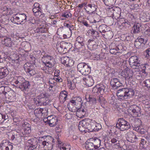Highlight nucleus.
Returning a JSON list of instances; mask_svg holds the SVG:
<instances>
[{
	"label": "nucleus",
	"mask_w": 150,
	"mask_h": 150,
	"mask_svg": "<svg viewBox=\"0 0 150 150\" xmlns=\"http://www.w3.org/2000/svg\"><path fill=\"white\" fill-rule=\"evenodd\" d=\"M129 62L132 68L137 69L138 71H141L143 73H146V69L149 67L147 64H141L139 58L135 55L131 56L129 58Z\"/></svg>",
	"instance_id": "nucleus-1"
},
{
	"label": "nucleus",
	"mask_w": 150,
	"mask_h": 150,
	"mask_svg": "<svg viewBox=\"0 0 150 150\" xmlns=\"http://www.w3.org/2000/svg\"><path fill=\"white\" fill-rule=\"evenodd\" d=\"M27 16L24 13L16 14L13 15L10 20L13 23L17 25L25 23L27 21Z\"/></svg>",
	"instance_id": "nucleus-2"
},
{
	"label": "nucleus",
	"mask_w": 150,
	"mask_h": 150,
	"mask_svg": "<svg viewBox=\"0 0 150 150\" xmlns=\"http://www.w3.org/2000/svg\"><path fill=\"white\" fill-rule=\"evenodd\" d=\"M47 95L46 93H41L37 96L34 101L37 105H46L48 104L49 101Z\"/></svg>",
	"instance_id": "nucleus-3"
},
{
	"label": "nucleus",
	"mask_w": 150,
	"mask_h": 150,
	"mask_svg": "<svg viewBox=\"0 0 150 150\" xmlns=\"http://www.w3.org/2000/svg\"><path fill=\"white\" fill-rule=\"evenodd\" d=\"M91 68L88 64L84 62L80 63L77 66L78 71L84 75H87L90 72Z\"/></svg>",
	"instance_id": "nucleus-4"
},
{
	"label": "nucleus",
	"mask_w": 150,
	"mask_h": 150,
	"mask_svg": "<svg viewBox=\"0 0 150 150\" xmlns=\"http://www.w3.org/2000/svg\"><path fill=\"white\" fill-rule=\"evenodd\" d=\"M116 127L120 129V130L124 131L129 129L130 125L128 122L122 118L118 120L116 124Z\"/></svg>",
	"instance_id": "nucleus-5"
},
{
	"label": "nucleus",
	"mask_w": 150,
	"mask_h": 150,
	"mask_svg": "<svg viewBox=\"0 0 150 150\" xmlns=\"http://www.w3.org/2000/svg\"><path fill=\"white\" fill-rule=\"evenodd\" d=\"M108 87L105 85L100 83L97 85L96 87L93 88L92 92L94 93H100L101 95H103L105 93L108 92Z\"/></svg>",
	"instance_id": "nucleus-6"
},
{
	"label": "nucleus",
	"mask_w": 150,
	"mask_h": 150,
	"mask_svg": "<svg viewBox=\"0 0 150 150\" xmlns=\"http://www.w3.org/2000/svg\"><path fill=\"white\" fill-rule=\"evenodd\" d=\"M44 121L48 123L50 127L55 126L57 122V117L54 115L48 116L47 119H44Z\"/></svg>",
	"instance_id": "nucleus-7"
},
{
	"label": "nucleus",
	"mask_w": 150,
	"mask_h": 150,
	"mask_svg": "<svg viewBox=\"0 0 150 150\" xmlns=\"http://www.w3.org/2000/svg\"><path fill=\"white\" fill-rule=\"evenodd\" d=\"M141 108L140 107L136 105H133L130 106L128 109V111H131L134 116H138L139 114H140Z\"/></svg>",
	"instance_id": "nucleus-8"
},
{
	"label": "nucleus",
	"mask_w": 150,
	"mask_h": 150,
	"mask_svg": "<svg viewBox=\"0 0 150 150\" xmlns=\"http://www.w3.org/2000/svg\"><path fill=\"white\" fill-rule=\"evenodd\" d=\"M112 12L113 16L115 19H117L120 17L121 13V9L118 7H113L110 8L108 11Z\"/></svg>",
	"instance_id": "nucleus-9"
},
{
	"label": "nucleus",
	"mask_w": 150,
	"mask_h": 150,
	"mask_svg": "<svg viewBox=\"0 0 150 150\" xmlns=\"http://www.w3.org/2000/svg\"><path fill=\"white\" fill-rule=\"evenodd\" d=\"M125 91V88L120 89L117 91L116 94L118 100L122 101L126 99Z\"/></svg>",
	"instance_id": "nucleus-10"
},
{
	"label": "nucleus",
	"mask_w": 150,
	"mask_h": 150,
	"mask_svg": "<svg viewBox=\"0 0 150 150\" xmlns=\"http://www.w3.org/2000/svg\"><path fill=\"white\" fill-rule=\"evenodd\" d=\"M86 85L88 87L92 86L94 84V80L92 76L86 75L83 78Z\"/></svg>",
	"instance_id": "nucleus-11"
},
{
	"label": "nucleus",
	"mask_w": 150,
	"mask_h": 150,
	"mask_svg": "<svg viewBox=\"0 0 150 150\" xmlns=\"http://www.w3.org/2000/svg\"><path fill=\"white\" fill-rule=\"evenodd\" d=\"M126 135L127 140L131 143H134L135 142L137 139V137L132 132H128Z\"/></svg>",
	"instance_id": "nucleus-12"
},
{
	"label": "nucleus",
	"mask_w": 150,
	"mask_h": 150,
	"mask_svg": "<svg viewBox=\"0 0 150 150\" xmlns=\"http://www.w3.org/2000/svg\"><path fill=\"white\" fill-rule=\"evenodd\" d=\"M61 62L62 64L67 67H71L74 64L73 61L67 57H63L61 59Z\"/></svg>",
	"instance_id": "nucleus-13"
},
{
	"label": "nucleus",
	"mask_w": 150,
	"mask_h": 150,
	"mask_svg": "<svg viewBox=\"0 0 150 150\" xmlns=\"http://www.w3.org/2000/svg\"><path fill=\"white\" fill-rule=\"evenodd\" d=\"M87 45L88 48L91 50L96 49L98 46V45L96 44V42L93 40H89L87 43Z\"/></svg>",
	"instance_id": "nucleus-14"
},
{
	"label": "nucleus",
	"mask_w": 150,
	"mask_h": 150,
	"mask_svg": "<svg viewBox=\"0 0 150 150\" xmlns=\"http://www.w3.org/2000/svg\"><path fill=\"white\" fill-rule=\"evenodd\" d=\"M86 124L85 125L86 127V133L87 132H92L94 131V126L90 124L89 122V120L88 119H85V121Z\"/></svg>",
	"instance_id": "nucleus-15"
},
{
	"label": "nucleus",
	"mask_w": 150,
	"mask_h": 150,
	"mask_svg": "<svg viewBox=\"0 0 150 150\" xmlns=\"http://www.w3.org/2000/svg\"><path fill=\"white\" fill-rule=\"evenodd\" d=\"M30 84L29 81H26L21 85H18L16 86V87L18 88H19L21 89L22 91H24L27 90L29 88Z\"/></svg>",
	"instance_id": "nucleus-16"
},
{
	"label": "nucleus",
	"mask_w": 150,
	"mask_h": 150,
	"mask_svg": "<svg viewBox=\"0 0 150 150\" xmlns=\"http://www.w3.org/2000/svg\"><path fill=\"white\" fill-rule=\"evenodd\" d=\"M98 29L100 33H106V35H111V32L108 31L107 28V26L105 24H103L100 25Z\"/></svg>",
	"instance_id": "nucleus-17"
},
{
	"label": "nucleus",
	"mask_w": 150,
	"mask_h": 150,
	"mask_svg": "<svg viewBox=\"0 0 150 150\" xmlns=\"http://www.w3.org/2000/svg\"><path fill=\"white\" fill-rule=\"evenodd\" d=\"M126 99L132 97L134 94L135 92L133 89L125 88Z\"/></svg>",
	"instance_id": "nucleus-18"
},
{
	"label": "nucleus",
	"mask_w": 150,
	"mask_h": 150,
	"mask_svg": "<svg viewBox=\"0 0 150 150\" xmlns=\"http://www.w3.org/2000/svg\"><path fill=\"white\" fill-rule=\"evenodd\" d=\"M68 93L65 91H62L60 94L59 98L61 102L64 103L66 100Z\"/></svg>",
	"instance_id": "nucleus-19"
},
{
	"label": "nucleus",
	"mask_w": 150,
	"mask_h": 150,
	"mask_svg": "<svg viewBox=\"0 0 150 150\" xmlns=\"http://www.w3.org/2000/svg\"><path fill=\"white\" fill-rule=\"evenodd\" d=\"M1 42L4 44L6 46L10 47L12 46V43L10 38L7 37H4V38L1 40Z\"/></svg>",
	"instance_id": "nucleus-20"
},
{
	"label": "nucleus",
	"mask_w": 150,
	"mask_h": 150,
	"mask_svg": "<svg viewBox=\"0 0 150 150\" xmlns=\"http://www.w3.org/2000/svg\"><path fill=\"white\" fill-rule=\"evenodd\" d=\"M91 140H88L86 142L85 147L87 150H95L96 148Z\"/></svg>",
	"instance_id": "nucleus-21"
},
{
	"label": "nucleus",
	"mask_w": 150,
	"mask_h": 150,
	"mask_svg": "<svg viewBox=\"0 0 150 150\" xmlns=\"http://www.w3.org/2000/svg\"><path fill=\"white\" fill-rule=\"evenodd\" d=\"M23 125V126L24 127V131L23 132V135H28L31 132L30 129V125L29 123H26Z\"/></svg>",
	"instance_id": "nucleus-22"
},
{
	"label": "nucleus",
	"mask_w": 150,
	"mask_h": 150,
	"mask_svg": "<svg viewBox=\"0 0 150 150\" xmlns=\"http://www.w3.org/2000/svg\"><path fill=\"white\" fill-rule=\"evenodd\" d=\"M11 91V88L9 86H1L0 87V93L4 94L5 95Z\"/></svg>",
	"instance_id": "nucleus-23"
},
{
	"label": "nucleus",
	"mask_w": 150,
	"mask_h": 150,
	"mask_svg": "<svg viewBox=\"0 0 150 150\" xmlns=\"http://www.w3.org/2000/svg\"><path fill=\"white\" fill-rule=\"evenodd\" d=\"M142 30L141 25L139 23L135 24L133 27V33L134 34L139 33Z\"/></svg>",
	"instance_id": "nucleus-24"
},
{
	"label": "nucleus",
	"mask_w": 150,
	"mask_h": 150,
	"mask_svg": "<svg viewBox=\"0 0 150 150\" xmlns=\"http://www.w3.org/2000/svg\"><path fill=\"white\" fill-rule=\"evenodd\" d=\"M91 141H92L93 145L95 147L96 149H97L99 147L101 144V140L97 138H95L94 139L93 138L91 139Z\"/></svg>",
	"instance_id": "nucleus-25"
},
{
	"label": "nucleus",
	"mask_w": 150,
	"mask_h": 150,
	"mask_svg": "<svg viewBox=\"0 0 150 150\" xmlns=\"http://www.w3.org/2000/svg\"><path fill=\"white\" fill-rule=\"evenodd\" d=\"M85 119H84L79 122L78 128L81 132H84L86 133V127H85V125L86 123H85Z\"/></svg>",
	"instance_id": "nucleus-26"
},
{
	"label": "nucleus",
	"mask_w": 150,
	"mask_h": 150,
	"mask_svg": "<svg viewBox=\"0 0 150 150\" xmlns=\"http://www.w3.org/2000/svg\"><path fill=\"white\" fill-rule=\"evenodd\" d=\"M77 79H79V78H77ZM76 78L73 79L72 81L69 79L67 80V86L70 89L72 90L75 87V82H76Z\"/></svg>",
	"instance_id": "nucleus-27"
},
{
	"label": "nucleus",
	"mask_w": 150,
	"mask_h": 150,
	"mask_svg": "<svg viewBox=\"0 0 150 150\" xmlns=\"http://www.w3.org/2000/svg\"><path fill=\"white\" fill-rule=\"evenodd\" d=\"M82 101L81 98L80 97H76L74 98L73 99L70 101V103L72 105H76L78 104L79 103H81Z\"/></svg>",
	"instance_id": "nucleus-28"
},
{
	"label": "nucleus",
	"mask_w": 150,
	"mask_h": 150,
	"mask_svg": "<svg viewBox=\"0 0 150 150\" xmlns=\"http://www.w3.org/2000/svg\"><path fill=\"white\" fill-rule=\"evenodd\" d=\"M87 6L88 7V10L91 11V12H90L89 11H87V13H88L89 14H91L96 11V6L94 4H88L87 5Z\"/></svg>",
	"instance_id": "nucleus-29"
},
{
	"label": "nucleus",
	"mask_w": 150,
	"mask_h": 150,
	"mask_svg": "<svg viewBox=\"0 0 150 150\" xmlns=\"http://www.w3.org/2000/svg\"><path fill=\"white\" fill-rule=\"evenodd\" d=\"M24 78L21 76L17 77L16 80L15 81L16 84L18 85H21L26 81Z\"/></svg>",
	"instance_id": "nucleus-30"
},
{
	"label": "nucleus",
	"mask_w": 150,
	"mask_h": 150,
	"mask_svg": "<svg viewBox=\"0 0 150 150\" xmlns=\"http://www.w3.org/2000/svg\"><path fill=\"white\" fill-rule=\"evenodd\" d=\"M24 68L25 71L27 72L31 69L34 68L33 65L29 62H27L25 63L23 66Z\"/></svg>",
	"instance_id": "nucleus-31"
},
{
	"label": "nucleus",
	"mask_w": 150,
	"mask_h": 150,
	"mask_svg": "<svg viewBox=\"0 0 150 150\" xmlns=\"http://www.w3.org/2000/svg\"><path fill=\"white\" fill-rule=\"evenodd\" d=\"M8 73L9 71L6 68L2 70L0 72V79H2L5 77L8 74Z\"/></svg>",
	"instance_id": "nucleus-32"
},
{
	"label": "nucleus",
	"mask_w": 150,
	"mask_h": 150,
	"mask_svg": "<svg viewBox=\"0 0 150 150\" xmlns=\"http://www.w3.org/2000/svg\"><path fill=\"white\" fill-rule=\"evenodd\" d=\"M84 43H81L77 42H75L74 44V48L75 49V50L79 51L84 47Z\"/></svg>",
	"instance_id": "nucleus-33"
},
{
	"label": "nucleus",
	"mask_w": 150,
	"mask_h": 150,
	"mask_svg": "<svg viewBox=\"0 0 150 150\" xmlns=\"http://www.w3.org/2000/svg\"><path fill=\"white\" fill-rule=\"evenodd\" d=\"M105 5L110 6L113 5L115 3L116 0H102Z\"/></svg>",
	"instance_id": "nucleus-34"
},
{
	"label": "nucleus",
	"mask_w": 150,
	"mask_h": 150,
	"mask_svg": "<svg viewBox=\"0 0 150 150\" xmlns=\"http://www.w3.org/2000/svg\"><path fill=\"white\" fill-rule=\"evenodd\" d=\"M27 143L31 144L33 146H34V147L38 146V142L35 139L32 138L28 140Z\"/></svg>",
	"instance_id": "nucleus-35"
},
{
	"label": "nucleus",
	"mask_w": 150,
	"mask_h": 150,
	"mask_svg": "<svg viewBox=\"0 0 150 150\" xmlns=\"http://www.w3.org/2000/svg\"><path fill=\"white\" fill-rule=\"evenodd\" d=\"M27 143L31 144L33 146H34V147L38 146V142L35 139L32 138L28 140Z\"/></svg>",
	"instance_id": "nucleus-36"
},
{
	"label": "nucleus",
	"mask_w": 150,
	"mask_h": 150,
	"mask_svg": "<svg viewBox=\"0 0 150 150\" xmlns=\"http://www.w3.org/2000/svg\"><path fill=\"white\" fill-rule=\"evenodd\" d=\"M35 32L40 33H44L47 31V28L45 26H42L37 28L35 30Z\"/></svg>",
	"instance_id": "nucleus-37"
},
{
	"label": "nucleus",
	"mask_w": 150,
	"mask_h": 150,
	"mask_svg": "<svg viewBox=\"0 0 150 150\" xmlns=\"http://www.w3.org/2000/svg\"><path fill=\"white\" fill-rule=\"evenodd\" d=\"M140 122H141V120H135L134 123L135 124L133 125V126H132L133 130L136 131L138 132H139V131L141 127L139 125H138L137 124L138 122L140 123Z\"/></svg>",
	"instance_id": "nucleus-38"
},
{
	"label": "nucleus",
	"mask_w": 150,
	"mask_h": 150,
	"mask_svg": "<svg viewBox=\"0 0 150 150\" xmlns=\"http://www.w3.org/2000/svg\"><path fill=\"white\" fill-rule=\"evenodd\" d=\"M118 138H113L111 139V142L112 144H114V145H115L118 148L120 146V140H119ZM117 148V147H116Z\"/></svg>",
	"instance_id": "nucleus-39"
},
{
	"label": "nucleus",
	"mask_w": 150,
	"mask_h": 150,
	"mask_svg": "<svg viewBox=\"0 0 150 150\" xmlns=\"http://www.w3.org/2000/svg\"><path fill=\"white\" fill-rule=\"evenodd\" d=\"M41 9L40 8H34L33 9V11L35 16H38L41 15Z\"/></svg>",
	"instance_id": "nucleus-40"
},
{
	"label": "nucleus",
	"mask_w": 150,
	"mask_h": 150,
	"mask_svg": "<svg viewBox=\"0 0 150 150\" xmlns=\"http://www.w3.org/2000/svg\"><path fill=\"white\" fill-rule=\"evenodd\" d=\"M126 61L124 60L123 59L121 58H119L117 59L116 62V64L117 66H122L123 64H125Z\"/></svg>",
	"instance_id": "nucleus-41"
},
{
	"label": "nucleus",
	"mask_w": 150,
	"mask_h": 150,
	"mask_svg": "<svg viewBox=\"0 0 150 150\" xmlns=\"http://www.w3.org/2000/svg\"><path fill=\"white\" fill-rule=\"evenodd\" d=\"M115 46V44L113 43L111 44L109 46V48H110V52L111 54H113L115 53H115H117V51L116 50V47L112 48V46Z\"/></svg>",
	"instance_id": "nucleus-42"
},
{
	"label": "nucleus",
	"mask_w": 150,
	"mask_h": 150,
	"mask_svg": "<svg viewBox=\"0 0 150 150\" xmlns=\"http://www.w3.org/2000/svg\"><path fill=\"white\" fill-rule=\"evenodd\" d=\"M37 147H34V146H33L32 145L30 144H26V145L25 147V150H33L36 149Z\"/></svg>",
	"instance_id": "nucleus-43"
},
{
	"label": "nucleus",
	"mask_w": 150,
	"mask_h": 150,
	"mask_svg": "<svg viewBox=\"0 0 150 150\" xmlns=\"http://www.w3.org/2000/svg\"><path fill=\"white\" fill-rule=\"evenodd\" d=\"M62 46L64 47V49H69L71 46V44L70 43L63 42H62Z\"/></svg>",
	"instance_id": "nucleus-44"
},
{
	"label": "nucleus",
	"mask_w": 150,
	"mask_h": 150,
	"mask_svg": "<svg viewBox=\"0 0 150 150\" xmlns=\"http://www.w3.org/2000/svg\"><path fill=\"white\" fill-rule=\"evenodd\" d=\"M137 41H138L142 45V46H144V45L146 43L147 40L144 39L142 38H138L137 39H136Z\"/></svg>",
	"instance_id": "nucleus-45"
},
{
	"label": "nucleus",
	"mask_w": 150,
	"mask_h": 150,
	"mask_svg": "<svg viewBox=\"0 0 150 150\" xmlns=\"http://www.w3.org/2000/svg\"><path fill=\"white\" fill-rule=\"evenodd\" d=\"M89 101L90 103H91L93 104H94L96 103V99L94 96H89L88 98Z\"/></svg>",
	"instance_id": "nucleus-46"
},
{
	"label": "nucleus",
	"mask_w": 150,
	"mask_h": 150,
	"mask_svg": "<svg viewBox=\"0 0 150 150\" xmlns=\"http://www.w3.org/2000/svg\"><path fill=\"white\" fill-rule=\"evenodd\" d=\"M42 63L49 69V68H51L52 67V64L50 61H46L45 62H42Z\"/></svg>",
	"instance_id": "nucleus-47"
},
{
	"label": "nucleus",
	"mask_w": 150,
	"mask_h": 150,
	"mask_svg": "<svg viewBox=\"0 0 150 150\" xmlns=\"http://www.w3.org/2000/svg\"><path fill=\"white\" fill-rule=\"evenodd\" d=\"M144 86L150 89V80L149 79H146L143 81Z\"/></svg>",
	"instance_id": "nucleus-48"
},
{
	"label": "nucleus",
	"mask_w": 150,
	"mask_h": 150,
	"mask_svg": "<svg viewBox=\"0 0 150 150\" xmlns=\"http://www.w3.org/2000/svg\"><path fill=\"white\" fill-rule=\"evenodd\" d=\"M143 103L145 105V107L146 108L150 107V103L149 100L147 99L142 100Z\"/></svg>",
	"instance_id": "nucleus-49"
},
{
	"label": "nucleus",
	"mask_w": 150,
	"mask_h": 150,
	"mask_svg": "<svg viewBox=\"0 0 150 150\" xmlns=\"http://www.w3.org/2000/svg\"><path fill=\"white\" fill-rule=\"evenodd\" d=\"M122 76L125 78L126 80L132 78V74H128L127 72H124Z\"/></svg>",
	"instance_id": "nucleus-50"
},
{
	"label": "nucleus",
	"mask_w": 150,
	"mask_h": 150,
	"mask_svg": "<svg viewBox=\"0 0 150 150\" xmlns=\"http://www.w3.org/2000/svg\"><path fill=\"white\" fill-rule=\"evenodd\" d=\"M98 100L100 104H105L106 103V101L102 96H99L98 98Z\"/></svg>",
	"instance_id": "nucleus-51"
},
{
	"label": "nucleus",
	"mask_w": 150,
	"mask_h": 150,
	"mask_svg": "<svg viewBox=\"0 0 150 150\" xmlns=\"http://www.w3.org/2000/svg\"><path fill=\"white\" fill-rule=\"evenodd\" d=\"M134 45L136 47L138 48H141L144 46L137 40H136L134 42Z\"/></svg>",
	"instance_id": "nucleus-52"
},
{
	"label": "nucleus",
	"mask_w": 150,
	"mask_h": 150,
	"mask_svg": "<svg viewBox=\"0 0 150 150\" xmlns=\"http://www.w3.org/2000/svg\"><path fill=\"white\" fill-rule=\"evenodd\" d=\"M123 85V83L119 81L115 84H114L112 86L115 89H117L119 87Z\"/></svg>",
	"instance_id": "nucleus-53"
},
{
	"label": "nucleus",
	"mask_w": 150,
	"mask_h": 150,
	"mask_svg": "<svg viewBox=\"0 0 150 150\" xmlns=\"http://www.w3.org/2000/svg\"><path fill=\"white\" fill-rule=\"evenodd\" d=\"M80 112H82L83 113V116H84L85 115V111L84 110L82 109V108H79L78 109L76 113V115L77 116V115H79V113Z\"/></svg>",
	"instance_id": "nucleus-54"
},
{
	"label": "nucleus",
	"mask_w": 150,
	"mask_h": 150,
	"mask_svg": "<svg viewBox=\"0 0 150 150\" xmlns=\"http://www.w3.org/2000/svg\"><path fill=\"white\" fill-rule=\"evenodd\" d=\"M144 35L146 37H148L150 35V29L149 27L146 29L144 32Z\"/></svg>",
	"instance_id": "nucleus-55"
},
{
	"label": "nucleus",
	"mask_w": 150,
	"mask_h": 150,
	"mask_svg": "<svg viewBox=\"0 0 150 150\" xmlns=\"http://www.w3.org/2000/svg\"><path fill=\"white\" fill-rule=\"evenodd\" d=\"M141 4H132L131 5L132 8L133 9H137L141 6Z\"/></svg>",
	"instance_id": "nucleus-56"
},
{
	"label": "nucleus",
	"mask_w": 150,
	"mask_h": 150,
	"mask_svg": "<svg viewBox=\"0 0 150 150\" xmlns=\"http://www.w3.org/2000/svg\"><path fill=\"white\" fill-rule=\"evenodd\" d=\"M60 150H70L69 146L67 145H62L59 147Z\"/></svg>",
	"instance_id": "nucleus-57"
},
{
	"label": "nucleus",
	"mask_w": 150,
	"mask_h": 150,
	"mask_svg": "<svg viewBox=\"0 0 150 150\" xmlns=\"http://www.w3.org/2000/svg\"><path fill=\"white\" fill-rule=\"evenodd\" d=\"M122 26L125 28H129L130 26V22L128 21H125V22H124V23H122Z\"/></svg>",
	"instance_id": "nucleus-58"
},
{
	"label": "nucleus",
	"mask_w": 150,
	"mask_h": 150,
	"mask_svg": "<svg viewBox=\"0 0 150 150\" xmlns=\"http://www.w3.org/2000/svg\"><path fill=\"white\" fill-rule=\"evenodd\" d=\"M101 128V125L99 123H97L96 124L95 127H94V131H95L96 130L98 131Z\"/></svg>",
	"instance_id": "nucleus-59"
},
{
	"label": "nucleus",
	"mask_w": 150,
	"mask_h": 150,
	"mask_svg": "<svg viewBox=\"0 0 150 150\" xmlns=\"http://www.w3.org/2000/svg\"><path fill=\"white\" fill-rule=\"evenodd\" d=\"M119 81V80L117 78H114L112 79L110 81V84L112 86L114 85V84H115Z\"/></svg>",
	"instance_id": "nucleus-60"
},
{
	"label": "nucleus",
	"mask_w": 150,
	"mask_h": 150,
	"mask_svg": "<svg viewBox=\"0 0 150 150\" xmlns=\"http://www.w3.org/2000/svg\"><path fill=\"white\" fill-rule=\"evenodd\" d=\"M84 39L83 38L81 37L80 36H78L76 39V40L75 42H77L79 43H84Z\"/></svg>",
	"instance_id": "nucleus-61"
},
{
	"label": "nucleus",
	"mask_w": 150,
	"mask_h": 150,
	"mask_svg": "<svg viewBox=\"0 0 150 150\" xmlns=\"http://www.w3.org/2000/svg\"><path fill=\"white\" fill-rule=\"evenodd\" d=\"M118 24L120 26H122V23H124L125 22V20L123 18H121L119 19V20L117 21Z\"/></svg>",
	"instance_id": "nucleus-62"
},
{
	"label": "nucleus",
	"mask_w": 150,
	"mask_h": 150,
	"mask_svg": "<svg viewBox=\"0 0 150 150\" xmlns=\"http://www.w3.org/2000/svg\"><path fill=\"white\" fill-rule=\"evenodd\" d=\"M27 72L31 76H33L35 75L36 74V72L35 71L34 69L33 68L31 69H30Z\"/></svg>",
	"instance_id": "nucleus-63"
},
{
	"label": "nucleus",
	"mask_w": 150,
	"mask_h": 150,
	"mask_svg": "<svg viewBox=\"0 0 150 150\" xmlns=\"http://www.w3.org/2000/svg\"><path fill=\"white\" fill-rule=\"evenodd\" d=\"M146 54V57H150V47L147 49L145 52Z\"/></svg>",
	"instance_id": "nucleus-64"
}]
</instances>
